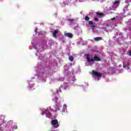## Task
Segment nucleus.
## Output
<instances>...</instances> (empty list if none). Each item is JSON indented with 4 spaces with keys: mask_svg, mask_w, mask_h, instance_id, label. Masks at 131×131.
Masks as SVG:
<instances>
[{
    "mask_svg": "<svg viewBox=\"0 0 131 131\" xmlns=\"http://www.w3.org/2000/svg\"><path fill=\"white\" fill-rule=\"evenodd\" d=\"M89 24L90 25H93V23L92 21H89Z\"/></svg>",
    "mask_w": 131,
    "mask_h": 131,
    "instance_id": "obj_12",
    "label": "nucleus"
},
{
    "mask_svg": "<svg viewBox=\"0 0 131 131\" xmlns=\"http://www.w3.org/2000/svg\"><path fill=\"white\" fill-rule=\"evenodd\" d=\"M129 56H131V52H129Z\"/></svg>",
    "mask_w": 131,
    "mask_h": 131,
    "instance_id": "obj_20",
    "label": "nucleus"
},
{
    "mask_svg": "<svg viewBox=\"0 0 131 131\" xmlns=\"http://www.w3.org/2000/svg\"><path fill=\"white\" fill-rule=\"evenodd\" d=\"M92 75L93 77H95V79H97L99 80L100 79V77H102V74H100L98 72H97L95 71H92Z\"/></svg>",
    "mask_w": 131,
    "mask_h": 131,
    "instance_id": "obj_2",
    "label": "nucleus"
},
{
    "mask_svg": "<svg viewBox=\"0 0 131 131\" xmlns=\"http://www.w3.org/2000/svg\"><path fill=\"white\" fill-rule=\"evenodd\" d=\"M97 15H99L100 16V17H102L103 16V13H99V12H97L96 13Z\"/></svg>",
    "mask_w": 131,
    "mask_h": 131,
    "instance_id": "obj_9",
    "label": "nucleus"
},
{
    "mask_svg": "<svg viewBox=\"0 0 131 131\" xmlns=\"http://www.w3.org/2000/svg\"><path fill=\"white\" fill-rule=\"evenodd\" d=\"M123 68H125V66H123Z\"/></svg>",
    "mask_w": 131,
    "mask_h": 131,
    "instance_id": "obj_21",
    "label": "nucleus"
},
{
    "mask_svg": "<svg viewBox=\"0 0 131 131\" xmlns=\"http://www.w3.org/2000/svg\"><path fill=\"white\" fill-rule=\"evenodd\" d=\"M67 106L66 105V104L63 105V112H65V109H66Z\"/></svg>",
    "mask_w": 131,
    "mask_h": 131,
    "instance_id": "obj_10",
    "label": "nucleus"
},
{
    "mask_svg": "<svg viewBox=\"0 0 131 131\" xmlns=\"http://www.w3.org/2000/svg\"><path fill=\"white\" fill-rule=\"evenodd\" d=\"M96 28V26L95 25L91 26V28H92V29H94V28Z\"/></svg>",
    "mask_w": 131,
    "mask_h": 131,
    "instance_id": "obj_14",
    "label": "nucleus"
},
{
    "mask_svg": "<svg viewBox=\"0 0 131 131\" xmlns=\"http://www.w3.org/2000/svg\"><path fill=\"white\" fill-rule=\"evenodd\" d=\"M75 29H76V27H75Z\"/></svg>",
    "mask_w": 131,
    "mask_h": 131,
    "instance_id": "obj_24",
    "label": "nucleus"
},
{
    "mask_svg": "<svg viewBox=\"0 0 131 131\" xmlns=\"http://www.w3.org/2000/svg\"><path fill=\"white\" fill-rule=\"evenodd\" d=\"M64 36H67L70 38H72V37H73V35L70 33H66L64 34Z\"/></svg>",
    "mask_w": 131,
    "mask_h": 131,
    "instance_id": "obj_4",
    "label": "nucleus"
},
{
    "mask_svg": "<svg viewBox=\"0 0 131 131\" xmlns=\"http://www.w3.org/2000/svg\"><path fill=\"white\" fill-rule=\"evenodd\" d=\"M119 1H115V2L113 4V7H115V8H117V7L119 6Z\"/></svg>",
    "mask_w": 131,
    "mask_h": 131,
    "instance_id": "obj_5",
    "label": "nucleus"
},
{
    "mask_svg": "<svg viewBox=\"0 0 131 131\" xmlns=\"http://www.w3.org/2000/svg\"><path fill=\"white\" fill-rule=\"evenodd\" d=\"M95 21H99V19L95 18Z\"/></svg>",
    "mask_w": 131,
    "mask_h": 131,
    "instance_id": "obj_18",
    "label": "nucleus"
},
{
    "mask_svg": "<svg viewBox=\"0 0 131 131\" xmlns=\"http://www.w3.org/2000/svg\"><path fill=\"white\" fill-rule=\"evenodd\" d=\"M59 80H61L62 81H63V80H64V78L61 77V78H59Z\"/></svg>",
    "mask_w": 131,
    "mask_h": 131,
    "instance_id": "obj_15",
    "label": "nucleus"
},
{
    "mask_svg": "<svg viewBox=\"0 0 131 131\" xmlns=\"http://www.w3.org/2000/svg\"><path fill=\"white\" fill-rule=\"evenodd\" d=\"M85 56L88 60V62H94V61H101V59H100V58L97 56V55H95L94 56V59L90 57L89 54H85Z\"/></svg>",
    "mask_w": 131,
    "mask_h": 131,
    "instance_id": "obj_1",
    "label": "nucleus"
},
{
    "mask_svg": "<svg viewBox=\"0 0 131 131\" xmlns=\"http://www.w3.org/2000/svg\"><path fill=\"white\" fill-rule=\"evenodd\" d=\"M116 18L114 17V18H113L111 19V20H112V21H114V20H116Z\"/></svg>",
    "mask_w": 131,
    "mask_h": 131,
    "instance_id": "obj_16",
    "label": "nucleus"
},
{
    "mask_svg": "<svg viewBox=\"0 0 131 131\" xmlns=\"http://www.w3.org/2000/svg\"><path fill=\"white\" fill-rule=\"evenodd\" d=\"M128 25H131V19L127 22Z\"/></svg>",
    "mask_w": 131,
    "mask_h": 131,
    "instance_id": "obj_13",
    "label": "nucleus"
},
{
    "mask_svg": "<svg viewBox=\"0 0 131 131\" xmlns=\"http://www.w3.org/2000/svg\"><path fill=\"white\" fill-rule=\"evenodd\" d=\"M37 31V29H36L35 30V32H36Z\"/></svg>",
    "mask_w": 131,
    "mask_h": 131,
    "instance_id": "obj_19",
    "label": "nucleus"
},
{
    "mask_svg": "<svg viewBox=\"0 0 131 131\" xmlns=\"http://www.w3.org/2000/svg\"><path fill=\"white\" fill-rule=\"evenodd\" d=\"M57 93H59V92H58V91H57Z\"/></svg>",
    "mask_w": 131,
    "mask_h": 131,
    "instance_id": "obj_23",
    "label": "nucleus"
},
{
    "mask_svg": "<svg viewBox=\"0 0 131 131\" xmlns=\"http://www.w3.org/2000/svg\"><path fill=\"white\" fill-rule=\"evenodd\" d=\"M70 61H71L72 62H73V60H74V58H73V56L70 55L69 57Z\"/></svg>",
    "mask_w": 131,
    "mask_h": 131,
    "instance_id": "obj_7",
    "label": "nucleus"
},
{
    "mask_svg": "<svg viewBox=\"0 0 131 131\" xmlns=\"http://www.w3.org/2000/svg\"><path fill=\"white\" fill-rule=\"evenodd\" d=\"M102 39V37H97L94 38V40L98 41V40H101Z\"/></svg>",
    "mask_w": 131,
    "mask_h": 131,
    "instance_id": "obj_8",
    "label": "nucleus"
},
{
    "mask_svg": "<svg viewBox=\"0 0 131 131\" xmlns=\"http://www.w3.org/2000/svg\"><path fill=\"white\" fill-rule=\"evenodd\" d=\"M51 124L53 125V127H55L56 128L59 126L57 120H52L51 121Z\"/></svg>",
    "mask_w": 131,
    "mask_h": 131,
    "instance_id": "obj_3",
    "label": "nucleus"
},
{
    "mask_svg": "<svg viewBox=\"0 0 131 131\" xmlns=\"http://www.w3.org/2000/svg\"><path fill=\"white\" fill-rule=\"evenodd\" d=\"M58 34V30H54V32L52 33L54 37H57V35L56 34Z\"/></svg>",
    "mask_w": 131,
    "mask_h": 131,
    "instance_id": "obj_6",
    "label": "nucleus"
},
{
    "mask_svg": "<svg viewBox=\"0 0 131 131\" xmlns=\"http://www.w3.org/2000/svg\"><path fill=\"white\" fill-rule=\"evenodd\" d=\"M69 21H71L72 22L74 21V19H69Z\"/></svg>",
    "mask_w": 131,
    "mask_h": 131,
    "instance_id": "obj_17",
    "label": "nucleus"
},
{
    "mask_svg": "<svg viewBox=\"0 0 131 131\" xmlns=\"http://www.w3.org/2000/svg\"><path fill=\"white\" fill-rule=\"evenodd\" d=\"M34 48L35 49V50H36V48H35V47H34Z\"/></svg>",
    "mask_w": 131,
    "mask_h": 131,
    "instance_id": "obj_22",
    "label": "nucleus"
},
{
    "mask_svg": "<svg viewBox=\"0 0 131 131\" xmlns=\"http://www.w3.org/2000/svg\"><path fill=\"white\" fill-rule=\"evenodd\" d=\"M85 21H89V20H90V18L89 17V16H85Z\"/></svg>",
    "mask_w": 131,
    "mask_h": 131,
    "instance_id": "obj_11",
    "label": "nucleus"
}]
</instances>
